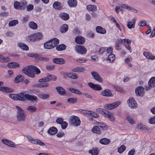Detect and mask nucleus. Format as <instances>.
Segmentation results:
<instances>
[{"label":"nucleus","mask_w":155,"mask_h":155,"mask_svg":"<svg viewBox=\"0 0 155 155\" xmlns=\"http://www.w3.org/2000/svg\"><path fill=\"white\" fill-rule=\"evenodd\" d=\"M66 48V46L64 44H61L56 47V49L58 51H61L65 50Z\"/></svg>","instance_id":"nucleus-45"},{"label":"nucleus","mask_w":155,"mask_h":155,"mask_svg":"<svg viewBox=\"0 0 155 155\" xmlns=\"http://www.w3.org/2000/svg\"><path fill=\"white\" fill-rule=\"evenodd\" d=\"M57 129L54 127L50 128L48 131L49 134L52 135L55 134L57 133Z\"/></svg>","instance_id":"nucleus-28"},{"label":"nucleus","mask_w":155,"mask_h":155,"mask_svg":"<svg viewBox=\"0 0 155 155\" xmlns=\"http://www.w3.org/2000/svg\"><path fill=\"white\" fill-rule=\"evenodd\" d=\"M18 23L17 20H13L10 21L8 23V25L9 27H12L15 26Z\"/></svg>","instance_id":"nucleus-43"},{"label":"nucleus","mask_w":155,"mask_h":155,"mask_svg":"<svg viewBox=\"0 0 155 155\" xmlns=\"http://www.w3.org/2000/svg\"><path fill=\"white\" fill-rule=\"evenodd\" d=\"M58 93L61 95H64L65 93V90L61 87H57L56 88Z\"/></svg>","instance_id":"nucleus-30"},{"label":"nucleus","mask_w":155,"mask_h":155,"mask_svg":"<svg viewBox=\"0 0 155 155\" xmlns=\"http://www.w3.org/2000/svg\"><path fill=\"white\" fill-rule=\"evenodd\" d=\"M148 86L145 87V89L146 90H149L150 87H154L155 86V78L153 77L149 80L148 83Z\"/></svg>","instance_id":"nucleus-12"},{"label":"nucleus","mask_w":155,"mask_h":155,"mask_svg":"<svg viewBox=\"0 0 155 155\" xmlns=\"http://www.w3.org/2000/svg\"><path fill=\"white\" fill-rule=\"evenodd\" d=\"M115 59V57L113 54H110L108 57L107 59L110 61L111 62H112Z\"/></svg>","instance_id":"nucleus-48"},{"label":"nucleus","mask_w":155,"mask_h":155,"mask_svg":"<svg viewBox=\"0 0 155 155\" xmlns=\"http://www.w3.org/2000/svg\"><path fill=\"white\" fill-rule=\"evenodd\" d=\"M127 102L129 106L131 108H134L137 107V102L133 97L129 98L127 101Z\"/></svg>","instance_id":"nucleus-10"},{"label":"nucleus","mask_w":155,"mask_h":155,"mask_svg":"<svg viewBox=\"0 0 155 155\" xmlns=\"http://www.w3.org/2000/svg\"><path fill=\"white\" fill-rule=\"evenodd\" d=\"M120 104V101H117L110 104L106 105L105 107L107 109L111 110L118 107Z\"/></svg>","instance_id":"nucleus-9"},{"label":"nucleus","mask_w":155,"mask_h":155,"mask_svg":"<svg viewBox=\"0 0 155 155\" xmlns=\"http://www.w3.org/2000/svg\"><path fill=\"white\" fill-rule=\"evenodd\" d=\"M27 11L29 12L32 10L34 8V6L32 4H30L26 6Z\"/></svg>","instance_id":"nucleus-58"},{"label":"nucleus","mask_w":155,"mask_h":155,"mask_svg":"<svg viewBox=\"0 0 155 155\" xmlns=\"http://www.w3.org/2000/svg\"><path fill=\"white\" fill-rule=\"evenodd\" d=\"M137 19L135 18H133L131 21H128L127 26L128 28L131 29L135 28V24Z\"/></svg>","instance_id":"nucleus-15"},{"label":"nucleus","mask_w":155,"mask_h":155,"mask_svg":"<svg viewBox=\"0 0 155 155\" xmlns=\"http://www.w3.org/2000/svg\"><path fill=\"white\" fill-rule=\"evenodd\" d=\"M59 17L63 20H68L69 18V15L65 12H61L59 14Z\"/></svg>","instance_id":"nucleus-21"},{"label":"nucleus","mask_w":155,"mask_h":155,"mask_svg":"<svg viewBox=\"0 0 155 155\" xmlns=\"http://www.w3.org/2000/svg\"><path fill=\"white\" fill-rule=\"evenodd\" d=\"M114 88L117 91L121 93H123L124 92V90L121 87H118V86H114Z\"/></svg>","instance_id":"nucleus-56"},{"label":"nucleus","mask_w":155,"mask_h":155,"mask_svg":"<svg viewBox=\"0 0 155 155\" xmlns=\"http://www.w3.org/2000/svg\"><path fill=\"white\" fill-rule=\"evenodd\" d=\"M91 75L94 78L96 81L100 82H102V79L99 74L96 71H92L91 73Z\"/></svg>","instance_id":"nucleus-13"},{"label":"nucleus","mask_w":155,"mask_h":155,"mask_svg":"<svg viewBox=\"0 0 155 155\" xmlns=\"http://www.w3.org/2000/svg\"><path fill=\"white\" fill-rule=\"evenodd\" d=\"M75 50L78 53L81 54H85L86 53V49L83 46L77 45L75 47Z\"/></svg>","instance_id":"nucleus-8"},{"label":"nucleus","mask_w":155,"mask_h":155,"mask_svg":"<svg viewBox=\"0 0 155 155\" xmlns=\"http://www.w3.org/2000/svg\"><path fill=\"white\" fill-rule=\"evenodd\" d=\"M75 41L77 44H81L84 42L85 40L84 37L81 36H78L75 38Z\"/></svg>","instance_id":"nucleus-19"},{"label":"nucleus","mask_w":155,"mask_h":155,"mask_svg":"<svg viewBox=\"0 0 155 155\" xmlns=\"http://www.w3.org/2000/svg\"><path fill=\"white\" fill-rule=\"evenodd\" d=\"M28 25L29 27L33 30H36L38 28L37 25L33 21H31L29 23Z\"/></svg>","instance_id":"nucleus-35"},{"label":"nucleus","mask_w":155,"mask_h":155,"mask_svg":"<svg viewBox=\"0 0 155 155\" xmlns=\"http://www.w3.org/2000/svg\"><path fill=\"white\" fill-rule=\"evenodd\" d=\"M20 3V9L21 10L24 9L27 4V2L25 0L23 1Z\"/></svg>","instance_id":"nucleus-49"},{"label":"nucleus","mask_w":155,"mask_h":155,"mask_svg":"<svg viewBox=\"0 0 155 155\" xmlns=\"http://www.w3.org/2000/svg\"><path fill=\"white\" fill-rule=\"evenodd\" d=\"M0 91L5 92L11 93L13 92L14 90L7 87L1 86L0 87Z\"/></svg>","instance_id":"nucleus-17"},{"label":"nucleus","mask_w":155,"mask_h":155,"mask_svg":"<svg viewBox=\"0 0 155 155\" xmlns=\"http://www.w3.org/2000/svg\"><path fill=\"white\" fill-rule=\"evenodd\" d=\"M99 150L97 148L95 147L90 150L89 153L91 155H97L98 153Z\"/></svg>","instance_id":"nucleus-36"},{"label":"nucleus","mask_w":155,"mask_h":155,"mask_svg":"<svg viewBox=\"0 0 155 155\" xmlns=\"http://www.w3.org/2000/svg\"><path fill=\"white\" fill-rule=\"evenodd\" d=\"M126 148V146L123 145L118 148L117 151L119 153H121L125 150Z\"/></svg>","instance_id":"nucleus-51"},{"label":"nucleus","mask_w":155,"mask_h":155,"mask_svg":"<svg viewBox=\"0 0 155 155\" xmlns=\"http://www.w3.org/2000/svg\"><path fill=\"white\" fill-rule=\"evenodd\" d=\"M91 131L94 133H97L98 134L101 133V131L98 126H95L91 130Z\"/></svg>","instance_id":"nucleus-41"},{"label":"nucleus","mask_w":155,"mask_h":155,"mask_svg":"<svg viewBox=\"0 0 155 155\" xmlns=\"http://www.w3.org/2000/svg\"><path fill=\"white\" fill-rule=\"evenodd\" d=\"M143 55L148 59L153 60L155 59V56H152V54L149 52H144Z\"/></svg>","instance_id":"nucleus-25"},{"label":"nucleus","mask_w":155,"mask_h":155,"mask_svg":"<svg viewBox=\"0 0 155 155\" xmlns=\"http://www.w3.org/2000/svg\"><path fill=\"white\" fill-rule=\"evenodd\" d=\"M40 97L43 99H45L49 97V95L48 94L44 93L41 94H40Z\"/></svg>","instance_id":"nucleus-54"},{"label":"nucleus","mask_w":155,"mask_h":155,"mask_svg":"<svg viewBox=\"0 0 155 155\" xmlns=\"http://www.w3.org/2000/svg\"><path fill=\"white\" fill-rule=\"evenodd\" d=\"M61 125L62 129H65L67 127L68 124L66 122L63 121L61 124Z\"/></svg>","instance_id":"nucleus-61"},{"label":"nucleus","mask_w":155,"mask_h":155,"mask_svg":"<svg viewBox=\"0 0 155 155\" xmlns=\"http://www.w3.org/2000/svg\"><path fill=\"white\" fill-rule=\"evenodd\" d=\"M123 7H122V4L120 6H117L115 8V11L117 13H118L119 11H121L122 10Z\"/></svg>","instance_id":"nucleus-59"},{"label":"nucleus","mask_w":155,"mask_h":155,"mask_svg":"<svg viewBox=\"0 0 155 155\" xmlns=\"http://www.w3.org/2000/svg\"><path fill=\"white\" fill-rule=\"evenodd\" d=\"M61 74H63L65 75L66 76H68L70 78L73 79H76L78 78V76L76 74H71V73H67L64 72H61Z\"/></svg>","instance_id":"nucleus-22"},{"label":"nucleus","mask_w":155,"mask_h":155,"mask_svg":"<svg viewBox=\"0 0 155 155\" xmlns=\"http://www.w3.org/2000/svg\"><path fill=\"white\" fill-rule=\"evenodd\" d=\"M96 111L98 113L101 114L104 116V113L105 112V111H107V110L102 108H98L96 109Z\"/></svg>","instance_id":"nucleus-55"},{"label":"nucleus","mask_w":155,"mask_h":155,"mask_svg":"<svg viewBox=\"0 0 155 155\" xmlns=\"http://www.w3.org/2000/svg\"><path fill=\"white\" fill-rule=\"evenodd\" d=\"M24 79V77L20 75H19L17 76L15 78V82L19 83L21 82Z\"/></svg>","instance_id":"nucleus-42"},{"label":"nucleus","mask_w":155,"mask_h":155,"mask_svg":"<svg viewBox=\"0 0 155 155\" xmlns=\"http://www.w3.org/2000/svg\"><path fill=\"white\" fill-rule=\"evenodd\" d=\"M104 112V116L108 117L109 120L112 122H114L115 121V118L112 113L109 112L108 111H105Z\"/></svg>","instance_id":"nucleus-14"},{"label":"nucleus","mask_w":155,"mask_h":155,"mask_svg":"<svg viewBox=\"0 0 155 155\" xmlns=\"http://www.w3.org/2000/svg\"><path fill=\"white\" fill-rule=\"evenodd\" d=\"M86 70L84 67H78L72 70V71L76 72H82Z\"/></svg>","instance_id":"nucleus-23"},{"label":"nucleus","mask_w":155,"mask_h":155,"mask_svg":"<svg viewBox=\"0 0 155 155\" xmlns=\"http://www.w3.org/2000/svg\"><path fill=\"white\" fill-rule=\"evenodd\" d=\"M68 90L73 93H74L78 94H82V93L78 89H76L72 88H68Z\"/></svg>","instance_id":"nucleus-37"},{"label":"nucleus","mask_w":155,"mask_h":155,"mask_svg":"<svg viewBox=\"0 0 155 155\" xmlns=\"http://www.w3.org/2000/svg\"><path fill=\"white\" fill-rule=\"evenodd\" d=\"M27 93L26 92H22L21 94L22 95L23 97H24L26 100L27 99L32 102L38 101V99L36 96L29 94Z\"/></svg>","instance_id":"nucleus-4"},{"label":"nucleus","mask_w":155,"mask_h":155,"mask_svg":"<svg viewBox=\"0 0 155 155\" xmlns=\"http://www.w3.org/2000/svg\"><path fill=\"white\" fill-rule=\"evenodd\" d=\"M149 123L150 124H155V116L151 117L149 119Z\"/></svg>","instance_id":"nucleus-62"},{"label":"nucleus","mask_w":155,"mask_h":155,"mask_svg":"<svg viewBox=\"0 0 155 155\" xmlns=\"http://www.w3.org/2000/svg\"><path fill=\"white\" fill-rule=\"evenodd\" d=\"M135 91L137 96L143 97L144 95V88L141 86H139L136 88Z\"/></svg>","instance_id":"nucleus-11"},{"label":"nucleus","mask_w":155,"mask_h":155,"mask_svg":"<svg viewBox=\"0 0 155 155\" xmlns=\"http://www.w3.org/2000/svg\"><path fill=\"white\" fill-rule=\"evenodd\" d=\"M96 30L97 33L101 34H105L106 32L105 29L100 26L97 27Z\"/></svg>","instance_id":"nucleus-27"},{"label":"nucleus","mask_w":155,"mask_h":155,"mask_svg":"<svg viewBox=\"0 0 155 155\" xmlns=\"http://www.w3.org/2000/svg\"><path fill=\"white\" fill-rule=\"evenodd\" d=\"M86 59L83 58V59L80 58L76 60V61L80 63H83L86 62L87 61Z\"/></svg>","instance_id":"nucleus-60"},{"label":"nucleus","mask_w":155,"mask_h":155,"mask_svg":"<svg viewBox=\"0 0 155 155\" xmlns=\"http://www.w3.org/2000/svg\"><path fill=\"white\" fill-rule=\"evenodd\" d=\"M50 40L45 42L44 44V48L47 49H50L53 48H54Z\"/></svg>","instance_id":"nucleus-26"},{"label":"nucleus","mask_w":155,"mask_h":155,"mask_svg":"<svg viewBox=\"0 0 155 155\" xmlns=\"http://www.w3.org/2000/svg\"><path fill=\"white\" fill-rule=\"evenodd\" d=\"M70 122L71 125L75 127L79 126L81 124L79 117L74 116H72L70 117Z\"/></svg>","instance_id":"nucleus-5"},{"label":"nucleus","mask_w":155,"mask_h":155,"mask_svg":"<svg viewBox=\"0 0 155 155\" xmlns=\"http://www.w3.org/2000/svg\"><path fill=\"white\" fill-rule=\"evenodd\" d=\"M21 93L22 92L17 94H9L8 96L10 98L14 100L25 101V99L21 94Z\"/></svg>","instance_id":"nucleus-6"},{"label":"nucleus","mask_w":155,"mask_h":155,"mask_svg":"<svg viewBox=\"0 0 155 155\" xmlns=\"http://www.w3.org/2000/svg\"><path fill=\"white\" fill-rule=\"evenodd\" d=\"M90 115H91L94 118H97L98 117V115L97 113L95 112L92 111H91Z\"/></svg>","instance_id":"nucleus-63"},{"label":"nucleus","mask_w":155,"mask_h":155,"mask_svg":"<svg viewBox=\"0 0 155 155\" xmlns=\"http://www.w3.org/2000/svg\"><path fill=\"white\" fill-rule=\"evenodd\" d=\"M88 85L91 88L95 90H100L102 89V87L99 84H95L91 82L88 83Z\"/></svg>","instance_id":"nucleus-16"},{"label":"nucleus","mask_w":155,"mask_h":155,"mask_svg":"<svg viewBox=\"0 0 155 155\" xmlns=\"http://www.w3.org/2000/svg\"><path fill=\"white\" fill-rule=\"evenodd\" d=\"M68 29V26L67 24L63 25L61 28L60 31L62 33H65L66 32Z\"/></svg>","instance_id":"nucleus-46"},{"label":"nucleus","mask_w":155,"mask_h":155,"mask_svg":"<svg viewBox=\"0 0 155 155\" xmlns=\"http://www.w3.org/2000/svg\"><path fill=\"white\" fill-rule=\"evenodd\" d=\"M18 45L19 47L23 50L27 51L28 50L29 48L28 46L26 45L21 43H18Z\"/></svg>","instance_id":"nucleus-40"},{"label":"nucleus","mask_w":155,"mask_h":155,"mask_svg":"<svg viewBox=\"0 0 155 155\" xmlns=\"http://www.w3.org/2000/svg\"><path fill=\"white\" fill-rule=\"evenodd\" d=\"M53 7L56 9L60 10L62 7V5L61 3L58 1L55 2L53 5Z\"/></svg>","instance_id":"nucleus-29"},{"label":"nucleus","mask_w":155,"mask_h":155,"mask_svg":"<svg viewBox=\"0 0 155 155\" xmlns=\"http://www.w3.org/2000/svg\"><path fill=\"white\" fill-rule=\"evenodd\" d=\"M10 60V58L8 57H5L2 55H0V62L2 63H5L9 61Z\"/></svg>","instance_id":"nucleus-38"},{"label":"nucleus","mask_w":155,"mask_h":155,"mask_svg":"<svg viewBox=\"0 0 155 155\" xmlns=\"http://www.w3.org/2000/svg\"><path fill=\"white\" fill-rule=\"evenodd\" d=\"M27 110L31 112H35L37 110V108L33 106H28L27 108Z\"/></svg>","instance_id":"nucleus-50"},{"label":"nucleus","mask_w":155,"mask_h":155,"mask_svg":"<svg viewBox=\"0 0 155 155\" xmlns=\"http://www.w3.org/2000/svg\"><path fill=\"white\" fill-rule=\"evenodd\" d=\"M50 41L52 43V44L53 45V47H56L59 43V40L57 38H54L50 40Z\"/></svg>","instance_id":"nucleus-39"},{"label":"nucleus","mask_w":155,"mask_h":155,"mask_svg":"<svg viewBox=\"0 0 155 155\" xmlns=\"http://www.w3.org/2000/svg\"><path fill=\"white\" fill-rule=\"evenodd\" d=\"M43 37V35L41 33L38 32L28 36L26 39L28 41H35L42 39Z\"/></svg>","instance_id":"nucleus-3"},{"label":"nucleus","mask_w":155,"mask_h":155,"mask_svg":"<svg viewBox=\"0 0 155 155\" xmlns=\"http://www.w3.org/2000/svg\"><path fill=\"white\" fill-rule=\"evenodd\" d=\"M20 3L17 1H16L14 2V6L16 9H20Z\"/></svg>","instance_id":"nucleus-57"},{"label":"nucleus","mask_w":155,"mask_h":155,"mask_svg":"<svg viewBox=\"0 0 155 155\" xmlns=\"http://www.w3.org/2000/svg\"><path fill=\"white\" fill-rule=\"evenodd\" d=\"M127 119L128 122L131 124H134L135 123V121L134 120L133 118L130 116H127Z\"/></svg>","instance_id":"nucleus-53"},{"label":"nucleus","mask_w":155,"mask_h":155,"mask_svg":"<svg viewBox=\"0 0 155 155\" xmlns=\"http://www.w3.org/2000/svg\"><path fill=\"white\" fill-rule=\"evenodd\" d=\"M53 62L55 64H63L65 63V60L61 58H54Z\"/></svg>","instance_id":"nucleus-18"},{"label":"nucleus","mask_w":155,"mask_h":155,"mask_svg":"<svg viewBox=\"0 0 155 155\" xmlns=\"http://www.w3.org/2000/svg\"><path fill=\"white\" fill-rule=\"evenodd\" d=\"M16 107L17 110L16 115L17 120L19 121H25L26 117L25 111L18 106H16Z\"/></svg>","instance_id":"nucleus-2"},{"label":"nucleus","mask_w":155,"mask_h":155,"mask_svg":"<svg viewBox=\"0 0 155 155\" xmlns=\"http://www.w3.org/2000/svg\"><path fill=\"white\" fill-rule=\"evenodd\" d=\"M27 138L29 141L31 143L38 144L41 146H45V143L38 139H34L31 136H28Z\"/></svg>","instance_id":"nucleus-7"},{"label":"nucleus","mask_w":155,"mask_h":155,"mask_svg":"<svg viewBox=\"0 0 155 155\" xmlns=\"http://www.w3.org/2000/svg\"><path fill=\"white\" fill-rule=\"evenodd\" d=\"M7 66L11 68H15L16 67H19L20 64L17 63L12 62L8 64Z\"/></svg>","instance_id":"nucleus-32"},{"label":"nucleus","mask_w":155,"mask_h":155,"mask_svg":"<svg viewBox=\"0 0 155 155\" xmlns=\"http://www.w3.org/2000/svg\"><path fill=\"white\" fill-rule=\"evenodd\" d=\"M87 9L89 11L92 12L96 11L97 10V6L94 5H89L87 6Z\"/></svg>","instance_id":"nucleus-31"},{"label":"nucleus","mask_w":155,"mask_h":155,"mask_svg":"<svg viewBox=\"0 0 155 155\" xmlns=\"http://www.w3.org/2000/svg\"><path fill=\"white\" fill-rule=\"evenodd\" d=\"M110 142V140L106 138H102L99 140V142L102 144L107 145Z\"/></svg>","instance_id":"nucleus-34"},{"label":"nucleus","mask_w":155,"mask_h":155,"mask_svg":"<svg viewBox=\"0 0 155 155\" xmlns=\"http://www.w3.org/2000/svg\"><path fill=\"white\" fill-rule=\"evenodd\" d=\"M22 72L28 76L34 78L35 76V73L36 74H39L41 71L40 70L35 66H28L23 68L22 70Z\"/></svg>","instance_id":"nucleus-1"},{"label":"nucleus","mask_w":155,"mask_h":155,"mask_svg":"<svg viewBox=\"0 0 155 155\" xmlns=\"http://www.w3.org/2000/svg\"><path fill=\"white\" fill-rule=\"evenodd\" d=\"M78 100L77 98L76 97H72L68 98L67 100V102L70 104H74L76 103Z\"/></svg>","instance_id":"nucleus-44"},{"label":"nucleus","mask_w":155,"mask_h":155,"mask_svg":"<svg viewBox=\"0 0 155 155\" xmlns=\"http://www.w3.org/2000/svg\"><path fill=\"white\" fill-rule=\"evenodd\" d=\"M68 3L70 7H75L77 5V1L76 0H68Z\"/></svg>","instance_id":"nucleus-33"},{"label":"nucleus","mask_w":155,"mask_h":155,"mask_svg":"<svg viewBox=\"0 0 155 155\" xmlns=\"http://www.w3.org/2000/svg\"><path fill=\"white\" fill-rule=\"evenodd\" d=\"M46 77L48 82L51 80L55 81L57 79V77L53 75H49Z\"/></svg>","instance_id":"nucleus-47"},{"label":"nucleus","mask_w":155,"mask_h":155,"mask_svg":"<svg viewBox=\"0 0 155 155\" xmlns=\"http://www.w3.org/2000/svg\"><path fill=\"white\" fill-rule=\"evenodd\" d=\"M101 94L104 96L110 97L112 95V93L109 89H106L102 91Z\"/></svg>","instance_id":"nucleus-20"},{"label":"nucleus","mask_w":155,"mask_h":155,"mask_svg":"<svg viewBox=\"0 0 155 155\" xmlns=\"http://www.w3.org/2000/svg\"><path fill=\"white\" fill-rule=\"evenodd\" d=\"M49 84L48 83H42L37 84V86L39 87H48Z\"/></svg>","instance_id":"nucleus-52"},{"label":"nucleus","mask_w":155,"mask_h":155,"mask_svg":"<svg viewBox=\"0 0 155 155\" xmlns=\"http://www.w3.org/2000/svg\"><path fill=\"white\" fill-rule=\"evenodd\" d=\"M96 124L102 130H106L108 129V126L103 123L97 122Z\"/></svg>","instance_id":"nucleus-24"},{"label":"nucleus","mask_w":155,"mask_h":155,"mask_svg":"<svg viewBox=\"0 0 155 155\" xmlns=\"http://www.w3.org/2000/svg\"><path fill=\"white\" fill-rule=\"evenodd\" d=\"M63 121V119L61 118H58L56 120V122L58 124H61Z\"/></svg>","instance_id":"nucleus-64"}]
</instances>
